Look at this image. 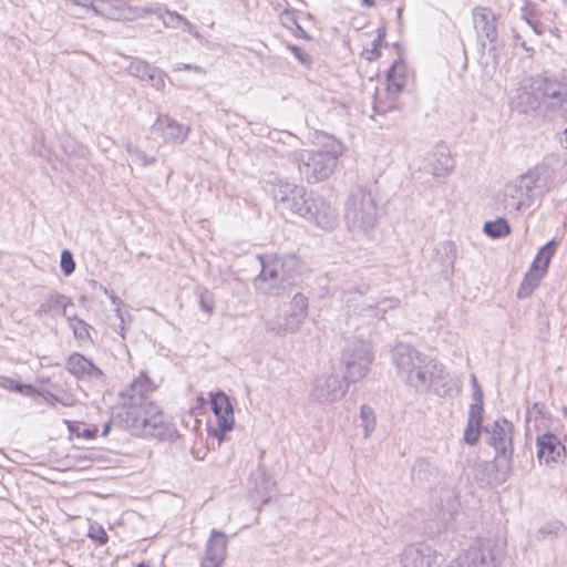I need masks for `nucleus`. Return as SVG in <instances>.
I'll return each instance as SVG.
<instances>
[{
	"label": "nucleus",
	"mask_w": 567,
	"mask_h": 567,
	"mask_svg": "<svg viewBox=\"0 0 567 567\" xmlns=\"http://www.w3.org/2000/svg\"><path fill=\"white\" fill-rule=\"evenodd\" d=\"M1 385L4 389L23 393L24 395H33L35 390L31 385L20 384L11 379H3Z\"/></svg>",
	"instance_id": "nucleus-41"
},
{
	"label": "nucleus",
	"mask_w": 567,
	"mask_h": 567,
	"mask_svg": "<svg viewBox=\"0 0 567 567\" xmlns=\"http://www.w3.org/2000/svg\"><path fill=\"white\" fill-rule=\"evenodd\" d=\"M152 132L161 135L166 143L182 144L187 138L190 127L168 115H159L152 125Z\"/></svg>",
	"instance_id": "nucleus-20"
},
{
	"label": "nucleus",
	"mask_w": 567,
	"mask_h": 567,
	"mask_svg": "<svg viewBox=\"0 0 567 567\" xmlns=\"http://www.w3.org/2000/svg\"><path fill=\"white\" fill-rule=\"evenodd\" d=\"M120 324H118V333L124 339L125 338V330L127 327H130L132 318L127 313L124 317L120 318Z\"/></svg>",
	"instance_id": "nucleus-52"
},
{
	"label": "nucleus",
	"mask_w": 567,
	"mask_h": 567,
	"mask_svg": "<svg viewBox=\"0 0 567 567\" xmlns=\"http://www.w3.org/2000/svg\"><path fill=\"white\" fill-rule=\"evenodd\" d=\"M564 530V526L558 522H550L543 525L536 534L537 539L544 540L550 535H558Z\"/></svg>",
	"instance_id": "nucleus-40"
},
{
	"label": "nucleus",
	"mask_w": 567,
	"mask_h": 567,
	"mask_svg": "<svg viewBox=\"0 0 567 567\" xmlns=\"http://www.w3.org/2000/svg\"><path fill=\"white\" fill-rule=\"evenodd\" d=\"M155 389L156 384L145 373H140L118 394L117 419L135 435L173 443L181 436L176 426L157 404L147 400Z\"/></svg>",
	"instance_id": "nucleus-1"
},
{
	"label": "nucleus",
	"mask_w": 567,
	"mask_h": 567,
	"mask_svg": "<svg viewBox=\"0 0 567 567\" xmlns=\"http://www.w3.org/2000/svg\"><path fill=\"white\" fill-rule=\"evenodd\" d=\"M523 18L527 20V22L530 24V27L535 30L536 33H542V31L538 29V24L528 18L527 8L523 9Z\"/></svg>",
	"instance_id": "nucleus-54"
},
{
	"label": "nucleus",
	"mask_w": 567,
	"mask_h": 567,
	"mask_svg": "<svg viewBox=\"0 0 567 567\" xmlns=\"http://www.w3.org/2000/svg\"><path fill=\"white\" fill-rule=\"evenodd\" d=\"M195 295L198 298L200 309L210 316L215 309V299L213 293L207 288L198 287L195 290Z\"/></svg>",
	"instance_id": "nucleus-39"
},
{
	"label": "nucleus",
	"mask_w": 567,
	"mask_h": 567,
	"mask_svg": "<svg viewBox=\"0 0 567 567\" xmlns=\"http://www.w3.org/2000/svg\"><path fill=\"white\" fill-rule=\"evenodd\" d=\"M95 2L82 0H61V9L69 16L76 19H86L93 14Z\"/></svg>",
	"instance_id": "nucleus-28"
},
{
	"label": "nucleus",
	"mask_w": 567,
	"mask_h": 567,
	"mask_svg": "<svg viewBox=\"0 0 567 567\" xmlns=\"http://www.w3.org/2000/svg\"><path fill=\"white\" fill-rule=\"evenodd\" d=\"M564 135H565V144H566V147H567V127L564 131Z\"/></svg>",
	"instance_id": "nucleus-61"
},
{
	"label": "nucleus",
	"mask_w": 567,
	"mask_h": 567,
	"mask_svg": "<svg viewBox=\"0 0 567 567\" xmlns=\"http://www.w3.org/2000/svg\"><path fill=\"white\" fill-rule=\"evenodd\" d=\"M511 461L496 455L494 461H481L474 465V478L481 486L501 485L508 478Z\"/></svg>",
	"instance_id": "nucleus-16"
},
{
	"label": "nucleus",
	"mask_w": 567,
	"mask_h": 567,
	"mask_svg": "<svg viewBox=\"0 0 567 567\" xmlns=\"http://www.w3.org/2000/svg\"><path fill=\"white\" fill-rule=\"evenodd\" d=\"M87 536L97 542L100 545H104L107 543V534L104 528L100 525H91L89 528Z\"/></svg>",
	"instance_id": "nucleus-43"
},
{
	"label": "nucleus",
	"mask_w": 567,
	"mask_h": 567,
	"mask_svg": "<svg viewBox=\"0 0 567 567\" xmlns=\"http://www.w3.org/2000/svg\"><path fill=\"white\" fill-rule=\"evenodd\" d=\"M556 241L550 240L546 245H544L537 252L533 264L532 268L539 270L544 275L547 271L548 265L554 256L555 249H556Z\"/></svg>",
	"instance_id": "nucleus-32"
},
{
	"label": "nucleus",
	"mask_w": 567,
	"mask_h": 567,
	"mask_svg": "<svg viewBox=\"0 0 567 567\" xmlns=\"http://www.w3.org/2000/svg\"><path fill=\"white\" fill-rule=\"evenodd\" d=\"M261 270L255 278L257 291L266 296L281 297L286 295L296 281L298 259L295 256H259Z\"/></svg>",
	"instance_id": "nucleus-4"
},
{
	"label": "nucleus",
	"mask_w": 567,
	"mask_h": 567,
	"mask_svg": "<svg viewBox=\"0 0 567 567\" xmlns=\"http://www.w3.org/2000/svg\"><path fill=\"white\" fill-rule=\"evenodd\" d=\"M70 305H72L71 299L60 293H53L39 306L35 316L41 318L44 315H54L56 311H61V315L66 317V308Z\"/></svg>",
	"instance_id": "nucleus-27"
},
{
	"label": "nucleus",
	"mask_w": 567,
	"mask_h": 567,
	"mask_svg": "<svg viewBox=\"0 0 567 567\" xmlns=\"http://www.w3.org/2000/svg\"><path fill=\"white\" fill-rule=\"evenodd\" d=\"M285 16H286L287 18H289V19H292L291 13H289V12H286V13H285Z\"/></svg>",
	"instance_id": "nucleus-63"
},
{
	"label": "nucleus",
	"mask_w": 567,
	"mask_h": 567,
	"mask_svg": "<svg viewBox=\"0 0 567 567\" xmlns=\"http://www.w3.org/2000/svg\"><path fill=\"white\" fill-rule=\"evenodd\" d=\"M61 268L65 276H70L75 269V262L71 251L63 250L61 254Z\"/></svg>",
	"instance_id": "nucleus-44"
},
{
	"label": "nucleus",
	"mask_w": 567,
	"mask_h": 567,
	"mask_svg": "<svg viewBox=\"0 0 567 567\" xmlns=\"http://www.w3.org/2000/svg\"><path fill=\"white\" fill-rule=\"evenodd\" d=\"M555 187V171L548 165H537L507 182L496 194L495 204L509 216H519Z\"/></svg>",
	"instance_id": "nucleus-2"
},
{
	"label": "nucleus",
	"mask_w": 567,
	"mask_h": 567,
	"mask_svg": "<svg viewBox=\"0 0 567 567\" xmlns=\"http://www.w3.org/2000/svg\"><path fill=\"white\" fill-rule=\"evenodd\" d=\"M227 535L221 530L213 529L206 542L202 567H221L227 556Z\"/></svg>",
	"instance_id": "nucleus-19"
},
{
	"label": "nucleus",
	"mask_w": 567,
	"mask_h": 567,
	"mask_svg": "<svg viewBox=\"0 0 567 567\" xmlns=\"http://www.w3.org/2000/svg\"><path fill=\"white\" fill-rule=\"evenodd\" d=\"M93 14L112 20H133L131 6L123 0H94Z\"/></svg>",
	"instance_id": "nucleus-23"
},
{
	"label": "nucleus",
	"mask_w": 567,
	"mask_h": 567,
	"mask_svg": "<svg viewBox=\"0 0 567 567\" xmlns=\"http://www.w3.org/2000/svg\"><path fill=\"white\" fill-rule=\"evenodd\" d=\"M155 14L162 20L163 24L166 28L177 29L182 25L184 21V17L177 13L176 11H171L166 8H162L161 6L155 7Z\"/></svg>",
	"instance_id": "nucleus-34"
},
{
	"label": "nucleus",
	"mask_w": 567,
	"mask_h": 567,
	"mask_svg": "<svg viewBox=\"0 0 567 567\" xmlns=\"http://www.w3.org/2000/svg\"><path fill=\"white\" fill-rule=\"evenodd\" d=\"M542 76L524 80L516 94L511 100L513 111L520 114L535 113L542 105L544 106L543 94L536 86H540Z\"/></svg>",
	"instance_id": "nucleus-14"
},
{
	"label": "nucleus",
	"mask_w": 567,
	"mask_h": 567,
	"mask_svg": "<svg viewBox=\"0 0 567 567\" xmlns=\"http://www.w3.org/2000/svg\"><path fill=\"white\" fill-rule=\"evenodd\" d=\"M487 443L494 447L496 455L504 460L512 461L513 455V432L512 422L506 419H498L485 429Z\"/></svg>",
	"instance_id": "nucleus-15"
},
{
	"label": "nucleus",
	"mask_w": 567,
	"mask_h": 567,
	"mask_svg": "<svg viewBox=\"0 0 567 567\" xmlns=\"http://www.w3.org/2000/svg\"><path fill=\"white\" fill-rule=\"evenodd\" d=\"M68 371L78 379L99 380L103 378L102 370L81 353H72L66 361Z\"/></svg>",
	"instance_id": "nucleus-22"
},
{
	"label": "nucleus",
	"mask_w": 567,
	"mask_h": 567,
	"mask_svg": "<svg viewBox=\"0 0 567 567\" xmlns=\"http://www.w3.org/2000/svg\"><path fill=\"white\" fill-rule=\"evenodd\" d=\"M348 383L334 370L318 374L312 381L310 399L320 404H331L348 392Z\"/></svg>",
	"instance_id": "nucleus-12"
},
{
	"label": "nucleus",
	"mask_w": 567,
	"mask_h": 567,
	"mask_svg": "<svg viewBox=\"0 0 567 567\" xmlns=\"http://www.w3.org/2000/svg\"><path fill=\"white\" fill-rule=\"evenodd\" d=\"M374 109H375V111H378V112H380V113H383V112H385V111L388 110V109L383 107V106H382L381 104H379V103H375V104H374Z\"/></svg>",
	"instance_id": "nucleus-57"
},
{
	"label": "nucleus",
	"mask_w": 567,
	"mask_h": 567,
	"mask_svg": "<svg viewBox=\"0 0 567 567\" xmlns=\"http://www.w3.org/2000/svg\"><path fill=\"white\" fill-rule=\"evenodd\" d=\"M450 159L445 157V163L442 164V165H439V164H435L433 166V175L436 176V177H442V176H446L451 173L452 171V165L449 164Z\"/></svg>",
	"instance_id": "nucleus-47"
},
{
	"label": "nucleus",
	"mask_w": 567,
	"mask_h": 567,
	"mask_svg": "<svg viewBox=\"0 0 567 567\" xmlns=\"http://www.w3.org/2000/svg\"><path fill=\"white\" fill-rule=\"evenodd\" d=\"M308 298L302 293H296L285 315H277L266 321L267 332L280 337L296 333L308 316Z\"/></svg>",
	"instance_id": "nucleus-10"
},
{
	"label": "nucleus",
	"mask_w": 567,
	"mask_h": 567,
	"mask_svg": "<svg viewBox=\"0 0 567 567\" xmlns=\"http://www.w3.org/2000/svg\"><path fill=\"white\" fill-rule=\"evenodd\" d=\"M183 30L189 34H192L194 38L196 39H200L202 35L200 33L197 31V28L190 22L188 21L186 18H184V21L182 22V25Z\"/></svg>",
	"instance_id": "nucleus-50"
},
{
	"label": "nucleus",
	"mask_w": 567,
	"mask_h": 567,
	"mask_svg": "<svg viewBox=\"0 0 567 567\" xmlns=\"http://www.w3.org/2000/svg\"><path fill=\"white\" fill-rule=\"evenodd\" d=\"M65 318L68 319L69 327L72 329L73 334L78 340L86 341L90 339L89 324L85 321L68 315Z\"/></svg>",
	"instance_id": "nucleus-37"
},
{
	"label": "nucleus",
	"mask_w": 567,
	"mask_h": 567,
	"mask_svg": "<svg viewBox=\"0 0 567 567\" xmlns=\"http://www.w3.org/2000/svg\"><path fill=\"white\" fill-rule=\"evenodd\" d=\"M540 90L545 110L567 120V82L557 78H543Z\"/></svg>",
	"instance_id": "nucleus-13"
},
{
	"label": "nucleus",
	"mask_w": 567,
	"mask_h": 567,
	"mask_svg": "<svg viewBox=\"0 0 567 567\" xmlns=\"http://www.w3.org/2000/svg\"><path fill=\"white\" fill-rule=\"evenodd\" d=\"M173 71H195L197 73H205V70L202 66L193 65L188 63H177L173 66Z\"/></svg>",
	"instance_id": "nucleus-49"
},
{
	"label": "nucleus",
	"mask_w": 567,
	"mask_h": 567,
	"mask_svg": "<svg viewBox=\"0 0 567 567\" xmlns=\"http://www.w3.org/2000/svg\"><path fill=\"white\" fill-rule=\"evenodd\" d=\"M290 51L301 63H308L309 56L302 49L297 45H291Z\"/></svg>",
	"instance_id": "nucleus-51"
},
{
	"label": "nucleus",
	"mask_w": 567,
	"mask_h": 567,
	"mask_svg": "<svg viewBox=\"0 0 567 567\" xmlns=\"http://www.w3.org/2000/svg\"><path fill=\"white\" fill-rule=\"evenodd\" d=\"M362 4L365 7H372L374 4V0H362Z\"/></svg>",
	"instance_id": "nucleus-59"
},
{
	"label": "nucleus",
	"mask_w": 567,
	"mask_h": 567,
	"mask_svg": "<svg viewBox=\"0 0 567 567\" xmlns=\"http://www.w3.org/2000/svg\"><path fill=\"white\" fill-rule=\"evenodd\" d=\"M251 481L255 484L254 492L260 496L261 503H268L271 497V492L275 487V482L266 474L262 468H258L252 473Z\"/></svg>",
	"instance_id": "nucleus-29"
},
{
	"label": "nucleus",
	"mask_w": 567,
	"mask_h": 567,
	"mask_svg": "<svg viewBox=\"0 0 567 567\" xmlns=\"http://www.w3.org/2000/svg\"><path fill=\"white\" fill-rule=\"evenodd\" d=\"M90 285L93 288L99 287L110 298L111 302L115 306V308L122 307L123 301L117 296H115V293L112 290H110L106 287H104L103 285L99 284L96 280H91Z\"/></svg>",
	"instance_id": "nucleus-46"
},
{
	"label": "nucleus",
	"mask_w": 567,
	"mask_h": 567,
	"mask_svg": "<svg viewBox=\"0 0 567 567\" xmlns=\"http://www.w3.org/2000/svg\"><path fill=\"white\" fill-rule=\"evenodd\" d=\"M124 146L126 152L133 158V161L141 166L154 164L156 161L155 157L148 156L143 150H141L138 146L134 145L130 141L125 142Z\"/></svg>",
	"instance_id": "nucleus-35"
},
{
	"label": "nucleus",
	"mask_w": 567,
	"mask_h": 567,
	"mask_svg": "<svg viewBox=\"0 0 567 567\" xmlns=\"http://www.w3.org/2000/svg\"><path fill=\"white\" fill-rule=\"evenodd\" d=\"M483 405L471 404L468 410L467 422L473 424H478L482 426L483 421Z\"/></svg>",
	"instance_id": "nucleus-45"
},
{
	"label": "nucleus",
	"mask_w": 567,
	"mask_h": 567,
	"mask_svg": "<svg viewBox=\"0 0 567 567\" xmlns=\"http://www.w3.org/2000/svg\"><path fill=\"white\" fill-rule=\"evenodd\" d=\"M373 360L374 353L371 342L357 339L347 343L340 358L344 381L353 383L365 378Z\"/></svg>",
	"instance_id": "nucleus-8"
},
{
	"label": "nucleus",
	"mask_w": 567,
	"mask_h": 567,
	"mask_svg": "<svg viewBox=\"0 0 567 567\" xmlns=\"http://www.w3.org/2000/svg\"><path fill=\"white\" fill-rule=\"evenodd\" d=\"M303 219L326 231L333 230L339 223L336 208L320 196H315Z\"/></svg>",
	"instance_id": "nucleus-17"
},
{
	"label": "nucleus",
	"mask_w": 567,
	"mask_h": 567,
	"mask_svg": "<svg viewBox=\"0 0 567 567\" xmlns=\"http://www.w3.org/2000/svg\"><path fill=\"white\" fill-rule=\"evenodd\" d=\"M473 403L472 404H478L483 405V392L481 390V386H476L473 389Z\"/></svg>",
	"instance_id": "nucleus-53"
},
{
	"label": "nucleus",
	"mask_w": 567,
	"mask_h": 567,
	"mask_svg": "<svg viewBox=\"0 0 567 567\" xmlns=\"http://www.w3.org/2000/svg\"><path fill=\"white\" fill-rule=\"evenodd\" d=\"M404 70L405 66L402 62H394L388 72V84L386 91L392 96L391 103L394 102V97L401 91L404 83Z\"/></svg>",
	"instance_id": "nucleus-30"
},
{
	"label": "nucleus",
	"mask_w": 567,
	"mask_h": 567,
	"mask_svg": "<svg viewBox=\"0 0 567 567\" xmlns=\"http://www.w3.org/2000/svg\"><path fill=\"white\" fill-rule=\"evenodd\" d=\"M474 28L480 37H484L491 43L496 40V18L495 14L486 8H476L473 11Z\"/></svg>",
	"instance_id": "nucleus-26"
},
{
	"label": "nucleus",
	"mask_w": 567,
	"mask_h": 567,
	"mask_svg": "<svg viewBox=\"0 0 567 567\" xmlns=\"http://www.w3.org/2000/svg\"><path fill=\"white\" fill-rule=\"evenodd\" d=\"M347 302V320L349 330L358 331L364 326L371 327L375 321L383 319L389 309H395L400 301L395 298H384L377 303L367 300L359 301L354 292L344 295Z\"/></svg>",
	"instance_id": "nucleus-7"
},
{
	"label": "nucleus",
	"mask_w": 567,
	"mask_h": 567,
	"mask_svg": "<svg viewBox=\"0 0 567 567\" xmlns=\"http://www.w3.org/2000/svg\"><path fill=\"white\" fill-rule=\"evenodd\" d=\"M403 567H451L445 566L443 555L427 546H408L401 557Z\"/></svg>",
	"instance_id": "nucleus-18"
},
{
	"label": "nucleus",
	"mask_w": 567,
	"mask_h": 567,
	"mask_svg": "<svg viewBox=\"0 0 567 567\" xmlns=\"http://www.w3.org/2000/svg\"><path fill=\"white\" fill-rule=\"evenodd\" d=\"M504 554L505 542L503 539L477 538L451 567H498Z\"/></svg>",
	"instance_id": "nucleus-9"
},
{
	"label": "nucleus",
	"mask_w": 567,
	"mask_h": 567,
	"mask_svg": "<svg viewBox=\"0 0 567 567\" xmlns=\"http://www.w3.org/2000/svg\"><path fill=\"white\" fill-rule=\"evenodd\" d=\"M127 71L131 75L142 81H147L154 89L161 91L165 86V74L159 69L151 66L142 60H134L130 63Z\"/></svg>",
	"instance_id": "nucleus-24"
},
{
	"label": "nucleus",
	"mask_w": 567,
	"mask_h": 567,
	"mask_svg": "<svg viewBox=\"0 0 567 567\" xmlns=\"http://www.w3.org/2000/svg\"><path fill=\"white\" fill-rule=\"evenodd\" d=\"M111 424H112L111 422H106V423L104 424L103 430H102V435H103V436H106V435L109 434L110 429H111Z\"/></svg>",
	"instance_id": "nucleus-55"
},
{
	"label": "nucleus",
	"mask_w": 567,
	"mask_h": 567,
	"mask_svg": "<svg viewBox=\"0 0 567 567\" xmlns=\"http://www.w3.org/2000/svg\"><path fill=\"white\" fill-rule=\"evenodd\" d=\"M471 382L473 384V389H475L476 386H480L477 379L474 374L471 375Z\"/></svg>",
	"instance_id": "nucleus-58"
},
{
	"label": "nucleus",
	"mask_w": 567,
	"mask_h": 567,
	"mask_svg": "<svg viewBox=\"0 0 567 567\" xmlns=\"http://www.w3.org/2000/svg\"><path fill=\"white\" fill-rule=\"evenodd\" d=\"M313 198L305 187L287 182H280L275 189V199L282 214L290 213L305 218Z\"/></svg>",
	"instance_id": "nucleus-11"
},
{
	"label": "nucleus",
	"mask_w": 567,
	"mask_h": 567,
	"mask_svg": "<svg viewBox=\"0 0 567 567\" xmlns=\"http://www.w3.org/2000/svg\"><path fill=\"white\" fill-rule=\"evenodd\" d=\"M114 312H115V315H116V317H117L118 319L125 316V315L123 313V311H122L121 307H116V308L114 309Z\"/></svg>",
	"instance_id": "nucleus-56"
},
{
	"label": "nucleus",
	"mask_w": 567,
	"mask_h": 567,
	"mask_svg": "<svg viewBox=\"0 0 567 567\" xmlns=\"http://www.w3.org/2000/svg\"><path fill=\"white\" fill-rule=\"evenodd\" d=\"M210 401L219 429L223 432L230 431L234 426V412L228 396L223 392H218L212 395Z\"/></svg>",
	"instance_id": "nucleus-25"
},
{
	"label": "nucleus",
	"mask_w": 567,
	"mask_h": 567,
	"mask_svg": "<svg viewBox=\"0 0 567 567\" xmlns=\"http://www.w3.org/2000/svg\"><path fill=\"white\" fill-rule=\"evenodd\" d=\"M378 216L377 196L373 190L363 186L354 187L346 203L344 218L349 230L367 234L377 226Z\"/></svg>",
	"instance_id": "nucleus-6"
},
{
	"label": "nucleus",
	"mask_w": 567,
	"mask_h": 567,
	"mask_svg": "<svg viewBox=\"0 0 567 567\" xmlns=\"http://www.w3.org/2000/svg\"><path fill=\"white\" fill-rule=\"evenodd\" d=\"M44 396L47 401L52 404L60 403L64 406H73L78 403L76 396L73 393L64 390L56 391L55 393L47 392Z\"/></svg>",
	"instance_id": "nucleus-36"
},
{
	"label": "nucleus",
	"mask_w": 567,
	"mask_h": 567,
	"mask_svg": "<svg viewBox=\"0 0 567 567\" xmlns=\"http://www.w3.org/2000/svg\"><path fill=\"white\" fill-rule=\"evenodd\" d=\"M131 10H132V14H133V20L134 19H140V18H144L148 14H155V8H147V7H132L131 6Z\"/></svg>",
	"instance_id": "nucleus-48"
},
{
	"label": "nucleus",
	"mask_w": 567,
	"mask_h": 567,
	"mask_svg": "<svg viewBox=\"0 0 567 567\" xmlns=\"http://www.w3.org/2000/svg\"><path fill=\"white\" fill-rule=\"evenodd\" d=\"M483 229L491 238H502L511 234V227L505 218L486 221Z\"/></svg>",
	"instance_id": "nucleus-33"
},
{
	"label": "nucleus",
	"mask_w": 567,
	"mask_h": 567,
	"mask_svg": "<svg viewBox=\"0 0 567 567\" xmlns=\"http://www.w3.org/2000/svg\"><path fill=\"white\" fill-rule=\"evenodd\" d=\"M534 410H537V412H539L538 410V403H535L534 406H533Z\"/></svg>",
	"instance_id": "nucleus-62"
},
{
	"label": "nucleus",
	"mask_w": 567,
	"mask_h": 567,
	"mask_svg": "<svg viewBox=\"0 0 567 567\" xmlns=\"http://www.w3.org/2000/svg\"><path fill=\"white\" fill-rule=\"evenodd\" d=\"M136 567H150V565H148V564H146V563H141V564H138Z\"/></svg>",
	"instance_id": "nucleus-60"
},
{
	"label": "nucleus",
	"mask_w": 567,
	"mask_h": 567,
	"mask_svg": "<svg viewBox=\"0 0 567 567\" xmlns=\"http://www.w3.org/2000/svg\"><path fill=\"white\" fill-rule=\"evenodd\" d=\"M481 434V425L473 424L467 422V425L464 431V440L467 444L474 445L477 443Z\"/></svg>",
	"instance_id": "nucleus-42"
},
{
	"label": "nucleus",
	"mask_w": 567,
	"mask_h": 567,
	"mask_svg": "<svg viewBox=\"0 0 567 567\" xmlns=\"http://www.w3.org/2000/svg\"><path fill=\"white\" fill-rule=\"evenodd\" d=\"M398 377L419 392L429 390L444 378V365L406 343H396L391 350Z\"/></svg>",
	"instance_id": "nucleus-3"
},
{
	"label": "nucleus",
	"mask_w": 567,
	"mask_h": 567,
	"mask_svg": "<svg viewBox=\"0 0 567 567\" xmlns=\"http://www.w3.org/2000/svg\"><path fill=\"white\" fill-rule=\"evenodd\" d=\"M361 426L363 427L364 437H369L375 429V416L372 408L362 405L360 410Z\"/></svg>",
	"instance_id": "nucleus-38"
},
{
	"label": "nucleus",
	"mask_w": 567,
	"mask_h": 567,
	"mask_svg": "<svg viewBox=\"0 0 567 567\" xmlns=\"http://www.w3.org/2000/svg\"><path fill=\"white\" fill-rule=\"evenodd\" d=\"M544 276L543 272L530 267L518 288L517 297L520 299L529 297L539 286Z\"/></svg>",
	"instance_id": "nucleus-31"
},
{
	"label": "nucleus",
	"mask_w": 567,
	"mask_h": 567,
	"mask_svg": "<svg viewBox=\"0 0 567 567\" xmlns=\"http://www.w3.org/2000/svg\"><path fill=\"white\" fill-rule=\"evenodd\" d=\"M536 445L539 463L551 465L563 461L565 446L556 435L544 433L537 437Z\"/></svg>",
	"instance_id": "nucleus-21"
},
{
	"label": "nucleus",
	"mask_w": 567,
	"mask_h": 567,
	"mask_svg": "<svg viewBox=\"0 0 567 567\" xmlns=\"http://www.w3.org/2000/svg\"><path fill=\"white\" fill-rule=\"evenodd\" d=\"M341 154V145L332 143L324 150H298L293 152V161L303 179L311 184L328 179Z\"/></svg>",
	"instance_id": "nucleus-5"
}]
</instances>
